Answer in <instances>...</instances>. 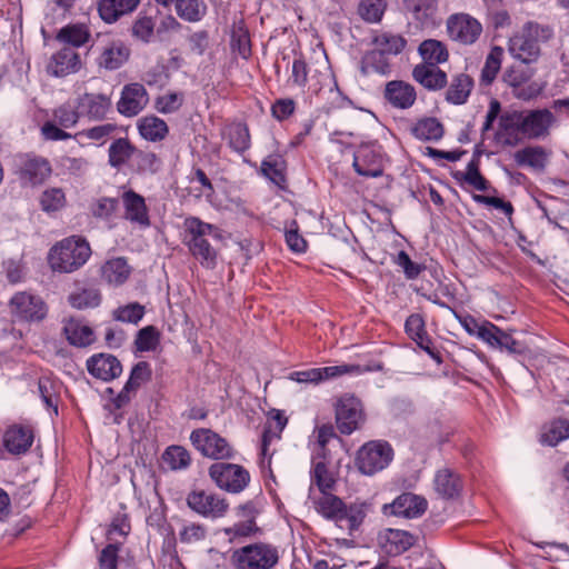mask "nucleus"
<instances>
[{"label": "nucleus", "instance_id": "obj_1", "mask_svg": "<svg viewBox=\"0 0 569 569\" xmlns=\"http://www.w3.org/2000/svg\"><path fill=\"white\" fill-rule=\"evenodd\" d=\"M221 239L222 233L219 227L192 216L183 220L182 243L192 257L207 269H213L218 258V250L211 240L220 241Z\"/></svg>", "mask_w": 569, "mask_h": 569}, {"label": "nucleus", "instance_id": "obj_2", "mask_svg": "<svg viewBox=\"0 0 569 569\" xmlns=\"http://www.w3.org/2000/svg\"><path fill=\"white\" fill-rule=\"evenodd\" d=\"M553 36L550 27L535 21L526 22L508 41V51L513 59L531 64L541 56V44Z\"/></svg>", "mask_w": 569, "mask_h": 569}, {"label": "nucleus", "instance_id": "obj_3", "mask_svg": "<svg viewBox=\"0 0 569 569\" xmlns=\"http://www.w3.org/2000/svg\"><path fill=\"white\" fill-rule=\"evenodd\" d=\"M499 124L528 139H545L557 124V118L549 109L511 111L500 117Z\"/></svg>", "mask_w": 569, "mask_h": 569}, {"label": "nucleus", "instance_id": "obj_4", "mask_svg": "<svg viewBox=\"0 0 569 569\" xmlns=\"http://www.w3.org/2000/svg\"><path fill=\"white\" fill-rule=\"evenodd\" d=\"M316 511L323 518L333 521L340 529L347 530L350 535L357 530L366 518V506L363 503H346L330 491L320 492L313 498Z\"/></svg>", "mask_w": 569, "mask_h": 569}, {"label": "nucleus", "instance_id": "obj_5", "mask_svg": "<svg viewBox=\"0 0 569 569\" xmlns=\"http://www.w3.org/2000/svg\"><path fill=\"white\" fill-rule=\"evenodd\" d=\"M90 256L91 248L84 239L70 237L51 248L48 261L53 271L70 273L81 268Z\"/></svg>", "mask_w": 569, "mask_h": 569}, {"label": "nucleus", "instance_id": "obj_6", "mask_svg": "<svg viewBox=\"0 0 569 569\" xmlns=\"http://www.w3.org/2000/svg\"><path fill=\"white\" fill-rule=\"evenodd\" d=\"M279 559L278 548L263 542L236 549L231 555V562L236 569H272Z\"/></svg>", "mask_w": 569, "mask_h": 569}, {"label": "nucleus", "instance_id": "obj_7", "mask_svg": "<svg viewBox=\"0 0 569 569\" xmlns=\"http://www.w3.org/2000/svg\"><path fill=\"white\" fill-rule=\"evenodd\" d=\"M392 458L393 450L387 441L371 440L358 450L356 466L361 473L372 476L387 468Z\"/></svg>", "mask_w": 569, "mask_h": 569}, {"label": "nucleus", "instance_id": "obj_8", "mask_svg": "<svg viewBox=\"0 0 569 569\" xmlns=\"http://www.w3.org/2000/svg\"><path fill=\"white\" fill-rule=\"evenodd\" d=\"M190 440L193 447L203 456L214 460L230 459L233 449L219 433L207 428H199L191 432Z\"/></svg>", "mask_w": 569, "mask_h": 569}, {"label": "nucleus", "instance_id": "obj_9", "mask_svg": "<svg viewBox=\"0 0 569 569\" xmlns=\"http://www.w3.org/2000/svg\"><path fill=\"white\" fill-rule=\"evenodd\" d=\"M336 423L343 435H351L365 421L361 401L352 395H343L335 403Z\"/></svg>", "mask_w": 569, "mask_h": 569}, {"label": "nucleus", "instance_id": "obj_10", "mask_svg": "<svg viewBox=\"0 0 569 569\" xmlns=\"http://www.w3.org/2000/svg\"><path fill=\"white\" fill-rule=\"evenodd\" d=\"M209 476L220 489L232 493L241 492L250 481V475L243 467L227 462L213 463Z\"/></svg>", "mask_w": 569, "mask_h": 569}, {"label": "nucleus", "instance_id": "obj_11", "mask_svg": "<svg viewBox=\"0 0 569 569\" xmlns=\"http://www.w3.org/2000/svg\"><path fill=\"white\" fill-rule=\"evenodd\" d=\"M9 306L12 316L19 321L39 322L48 313V306L44 300L40 296L27 291L13 295Z\"/></svg>", "mask_w": 569, "mask_h": 569}, {"label": "nucleus", "instance_id": "obj_12", "mask_svg": "<svg viewBox=\"0 0 569 569\" xmlns=\"http://www.w3.org/2000/svg\"><path fill=\"white\" fill-rule=\"evenodd\" d=\"M446 27L449 38L465 46L475 43L482 33L481 23L468 13L451 14Z\"/></svg>", "mask_w": 569, "mask_h": 569}, {"label": "nucleus", "instance_id": "obj_13", "mask_svg": "<svg viewBox=\"0 0 569 569\" xmlns=\"http://www.w3.org/2000/svg\"><path fill=\"white\" fill-rule=\"evenodd\" d=\"M369 368L363 369L359 365H340L332 367L311 368L302 371H296L290 375V379L299 383L318 385L326 380L340 377L342 375L355 373L360 375L368 371Z\"/></svg>", "mask_w": 569, "mask_h": 569}, {"label": "nucleus", "instance_id": "obj_14", "mask_svg": "<svg viewBox=\"0 0 569 569\" xmlns=\"http://www.w3.org/2000/svg\"><path fill=\"white\" fill-rule=\"evenodd\" d=\"M51 172V164L43 157L24 154L18 159V174L24 184L32 187L42 184Z\"/></svg>", "mask_w": 569, "mask_h": 569}, {"label": "nucleus", "instance_id": "obj_15", "mask_svg": "<svg viewBox=\"0 0 569 569\" xmlns=\"http://www.w3.org/2000/svg\"><path fill=\"white\" fill-rule=\"evenodd\" d=\"M187 503L194 512L210 518L222 517L228 509L223 498L203 490L191 491L187 497Z\"/></svg>", "mask_w": 569, "mask_h": 569}, {"label": "nucleus", "instance_id": "obj_16", "mask_svg": "<svg viewBox=\"0 0 569 569\" xmlns=\"http://www.w3.org/2000/svg\"><path fill=\"white\" fill-rule=\"evenodd\" d=\"M81 67L79 53L73 48L63 46L50 57L46 71L52 77L63 78L77 73Z\"/></svg>", "mask_w": 569, "mask_h": 569}, {"label": "nucleus", "instance_id": "obj_17", "mask_svg": "<svg viewBox=\"0 0 569 569\" xmlns=\"http://www.w3.org/2000/svg\"><path fill=\"white\" fill-rule=\"evenodd\" d=\"M149 96L146 88L138 82L126 84L117 102V110L124 117H134L148 104Z\"/></svg>", "mask_w": 569, "mask_h": 569}, {"label": "nucleus", "instance_id": "obj_18", "mask_svg": "<svg viewBox=\"0 0 569 569\" xmlns=\"http://www.w3.org/2000/svg\"><path fill=\"white\" fill-rule=\"evenodd\" d=\"M123 207V218L131 224L140 229L150 227L149 209L146 204L144 198L136 191L129 189L121 194Z\"/></svg>", "mask_w": 569, "mask_h": 569}, {"label": "nucleus", "instance_id": "obj_19", "mask_svg": "<svg viewBox=\"0 0 569 569\" xmlns=\"http://www.w3.org/2000/svg\"><path fill=\"white\" fill-rule=\"evenodd\" d=\"M87 369L91 376L102 381H110L122 372L120 361L112 355H93L87 360Z\"/></svg>", "mask_w": 569, "mask_h": 569}, {"label": "nucleus", "instance_id": "obj_20", "mask_svg": "<svg viewBox=\"0 0 569 569\" xmlns=\"http://www.w3.org/2000/svg\"><path fill=\"white\" fill-rule=\"evenodd\" d=\"M352 166L362 177L378 178L383 173L380 154L370 146H361L357 150Z\"/></svg>", "mask_w": 569, "mask_h": 569}, {"label": "nucleus", "instance_id": "obj_21", "mask_svg": "<svg viewBox=\"0 0 569 569\" xmlns=\"http://www.w3.org/2000/svg\"><path fill=\"white\" fill-rule=\"evenodd\" d=\"M78 109L83 117L101 120L111 109V99L104 93L87 92L78 98Z\"/></svg>", "mask_w": 569, "mask_h": 569}, {"label": "nucleus", "instance_id": "obj_22", "mask_svg": "<svg viewBox=\"0 0 569 569\" xmlns=\"http://www.w3.org/2000/svg\"><path fill=\"white\" fill-rule=\"evenodd\" d=\"M390 509V513L413 519L420 517L427 509V500L413 493H402L397 497L389 506H385V510Z\"/></svg>", "mask_w": 569, "mask_h": 569}, {"label": "nucleus", "instance_id": "obj_23", "mask_svg": "<svg viewBox=\"0 0 569 569\" xmlns=\"http://www.w3.org/2000/svg\"><path fill=\"white\" fill-rule=\"evenodd\" d=\"M415 537L399 529H387L379 536V543L385 553L399 556L415 545Z\"/></svg>", "mask_w": 569, "mask_h": 569}, {"label": "nucleus", "instance_id": "obj_24", "mask_svg": "<svg viewBox=\"0 0 569 569\" xmlns=\"http://www.w3.org/2000/svg\"><path fill=\"white\" fill-rule=\"evenodd\" d=\"M130 57V49L121 41H111L101 48L97 63L106 70H117L122 67Z\"/></svg>", "mask_w": 569, "mask_h": 569}, {"label": "nucleus", "instance_id": "obj_25", "mask_svg": "<svg viewBox=\"0 0 569 569\" xmlns=\"http://www.w3.org/2000/svg\"><path fill=\"white\" fill-rule=\"evenodd\" d=\"M385 98L396 108L408 109L415 103L417 93L410 83L392 80L386 84Z\"/></svg>", "mask_w": 569, "mask_h": 569}, {"label": "nucleus", "instance_id": "obj_26", "mask_svg": "<svg viewBox=\"0 0 569 569\" xmlns=\"http://www.w3.org/2000/svg\"><path fill=\"white\" fill-rule=\"evenodd\" d=\"M33 431L28 426L13 425L3 436L7 450L14 455L24 453L33 442Z\"/></svg>", "mask_w": 569, "mask_h": 569}, {"label": "nucleus", "instance_id": "obj_27", "mask_svg": "<svg viewBox=\"0 0 569 569\" xmlns=\"http://www.w3.org/2000/svg\"><path fill=\"white\" fill-rule=\"evenodd\" d=\"M413 79L428 90H439L447 84V74L433 64H417L412 70Z\"/></svg>", "mask_w": 569, "mask_h": 569}, {"label": "nucleus", "instance_id": "obj_28", "mask_svg": "<svg viewBox=\"0 0 569 569\" xmlns=\"http://www.w3.org/2000/svg\"><path fill=\"white\" fill-rule=\"evenodd\" d=\"M63 332L69 343L76 347H87L94 341L93 330L79 319H68Z\"/></svg>", "mask_w": 569, "mask_h": 569}, {"label": "nucleus", "instance_id": "obj_29", "mask_svg": "<svg viewBox=\"0 0 569 569\" xmlns=\"http://www.w3.org/2000/svg\"><path fill=\"white\" fill-rule=\"evenodd\" d=\"M360 71L365 76L370 73L389 76L391 73L389 56L372 48L363 54L360 62Z\"/></svg>", "mask_w": 569, "mask_h": 569}, {"label": "nucleus", "instance_id": "obj_30", "mask_svg": "<svg viewBox=\"0 0 569 569\" xmlns=\"http://www.w3.org/2000/svg\"><path fill=\"white\" fill-rule=\"evenodd\" d=\"M140 0H101L99 2V13L102 20L112 23L119 17L132 12Z\"/></svg>", "mask_w": 569, "mask_h": 569}, {"label": "nucleus", "instance_id": "obj_31", "mask_svg": "<svg viewBox=\"0 0 569 569\" xmlns=\"http://www.w3.org/2000/svg\"><path fill=\"white\" fill-rule=\"evenodd\" d=\"M473 80L466 73L455 74L446 92V99L452 104H463L472 90Z\"/></svg>", "mask_w": 569, "mask_h": 569}, {"label": "nucleus", "instance_id": "obj_32", "mask_svg": "<svg viewBox=\"0 0 569 569\" xmlns=\"http://www.w3.org/2000/svg\"><path fill=\"white\" fill-rule=\"evenodd\" d=\"M131 273V267L128 261L122 258H113L104 262L101 268L102 278L112 286L124 283Z\"/></svg>", "mask_w": 569, "mask_h": 569}, {"label": "nucleus", "instance_id": "obj_33", "mask_svg": "<svg viewBox=\"0 0 569 569\" xmlns=\"http://www.w3.org/2000/svg\"><path fill=\"white\" fill-rule=\"evenodd\" d=\"M371 43L375 49L390 57L401 53L407 46V40L400 34L382 31L373 36Z\"/></svg>", "mask_w": 569, "mask_h": 569}, {"label": "nucleus", "instance_id": "obj_34", "mask_svg": "<svg viewBox=\"0 0 569 569\" xmlns=\"http://www.w3.org/2000/svg\"><path fill=\"white\" fill-rule=\"evenodd\" d=\"M286 425L287 418L279 410L270 411L262 433L261 455L263 458H266L268 455L269 445L273 440L280 439V433L284 429Z\"/></svg>", "mask_w": 569, "mask_h": 569}, {"label": "nucleus", "instance_id": "obj_35", "mask_svg": "<svg viewBox=\"0 0 569 569\" xmlns=\"http://www.w3.org/2000/svg\"><path fill=\"white\" fill-rule=\"evenodd\" d=\"M435 490L443 498H453L461 490V481L457 473L450 469H440L433 480Z\"/></svg>", "mask_w": 569, "mask_h": 569}, {"label": "nucleus", "instance_id": "obj_36", "mask_svg": "<svg viewBox=\"0 0 569 569\" xmlns=\"http://www.w3.org/2000/svg\"><path fill=\"white\" fill-rule=\"evenodd\" d=\"M229 147L238 153H242L250 148V133L244 123L234 122L226 127L223 131Z\"/></svg>", "mask_w": 569, "mask_h": 569}, {"label": "nucleus", "instance_id": "obj_37", "mask_svg": "<svg viewBox=\"0 0 569 569\" xmlns=\"http://www.w3.org/2000/svg\"><path fill=\"white\" fill-rule=\"evenodd\" d=\"M138 130L142 138L153 142L164 139L169 131L166 121L156 116L139 119Z\"/></svg>", "mask_w": 569, "mask_h": 569}, {"label": "nucleus", "instance_id": "obj_38", "mask_svg": "<svg viewBox=\"0 0 569 569\" xmlns=\"http://www.w3.org/2000/svg\"><path fill=\"white\" fill-rule=\"evenodd\" d=\"M548 154L542 147H527L515 153V161L518 166L530 167L535 170H542L546 166Z\"/></svg>", "mask_w": 569, "mask_h": 569}, {"label": "nucleus", "instance_id": "obj_39", "mask_svg": "<svg viewBox=\"0 0 569 569\" xmlns=\"http://www.w3.org/2000/svg\"><path fill=\"white\" fill-rule=\"evenodd\" d=\"M90 33L84 24H68L59 30L57 40L67 47L79 48L89 40Z\"/></svg>", "mask_w": 569, "mask_h": 569}, {"label": "nucleus", "instance_id": "obj_40", "mask_svg": "<svg viewBox=\"0 0 569 569\" xmlns=\"http://www.w3.org/2000/svg\"><path fill=\"white\" fill-rule=\"evenodd\" d=\"M419 54L425 61L423 64L437 66L448 60V51L445 44L435 39H428L420 43Z\"/></svg>", "mask_w": 569, "mask_h": 569}, {"label": "nucleus", "instance_id": "obj_41", "mask_svg": "<svg viewBox=\"0 0 569 569\" xmlns=\"http://www.w3.org/2000/svg\"><path fill=\"white\" fill-rule=\"evenodd\" d=\"M68 301L76 309L96 308L101 302V293L94 287L78 288L69 295Z\"/></svg>", "mask_w": 569, "mask_h": 569}, {"label": "nucleus", "instance_id": "obj_42", "mask_svg": "<svg viewBox=\"0 0 569 569\" xmlns=\"http://www.w3.org/2000/svg\"><path fill=\"white\" fill-rule=\"evenodd\" d=\"M207 7L202 0H178L176 11L178 16L189 22H197L206 14Z\"/></svg>", "mask_w": 569, "mask_h": 569}, {"label": "nucleus", "instance_id": "obj_43", "mask_svg": "<svg viewBox=\"0 0 569 569\" xmlns=\"http://www.w3.org/2000/svg\"><path fill=\"white\" fill-rule=\"evenodd\" d=\"M40 208L47 213H52L64 208L67 198L63 189L53 187L46 189L39 199Z\"/></svg>", "mask_w": 569, "mask_h": 569}, {"label": "nucleus", "instance_id": "obj_44", "mask_svg": "<svg viewBox=\"0 0 569 569\" xmlns=\"http://www.w3.org/2000/svg\"><path fill=\"white\" fill-rule=\"evenodd\" d=\"M134 147L126 138H119L109 147V163L113 168L124 164L132 156Z\"/></svg>", "mask_w": 569, "mask_h": 569}, {"label": "nucleus", "instance_id": "obj_45", "mask_svg": "<svg viewBox=\"0 0 569 569\" xmlns=\"http://www.w3.org/2000/svg\"><path fill=\"white\" fill-rule=\"evenodd\" d=\"M412 133L420 140H439L443 136V128L437 119L426 118L416 123Z\"/></svg>", "mask_w": 569, "mask_h": 569}, {"label": "nucleus", "instance_id": "obj_46", "mask_svg": "<svg viewBox=\"0 0 569 569\" xmlns=\"http://www.w3.org/2000/svg\"><path fill=\"white\" fill-rule=\"evenodd\" d=\"M162 460L171 470H182L189 467L191 457L183 447L170 446L163 452Z\"/></svg>", "mask_w": 569, "mask_h": 569}, {"label": "nucleus", "instance_id": "obj_47", "mask_svg": "<svg viewBox=\"0 0 569 569\" xmlns=\"http://www.w3.org/2000/svg\"><path fill=\"white\" fill-rule=\"evenodd\" d=\"M567 438H569V421L566 419H558L546 427L541 435V442L549 446H556Z\"/></svg>", "mask_w": 569, "mask_h": 569}, {"label": "nucleus", "instance_id": "obj_48", "mask_svg": "<svg viewBox=\"0 0 569 569\" xmlns=\"http://www.w3.org/2000/svg\"><path fill=\"white\" fill-rule=\"evenodd\" d=\"M261 172L273 183L280 186L286 181L284 160L280 156H269L261 163Z\"/></svg>", "mask_w": 569, "mask_h": 569}, {"label": "nucleus", "instance_id": "obj_49", "mask_svg": "<svg viewBox=\"0 0 569 569\" xmlns=\"http://www.w3.org/2000/svg\"><path fill=\"white\" fill-rule=\"evenodd\" d=\"M503 57V49L501 47H493L486 58L485 66L481 70V82L490 84L501 68Z\"/></svg>", "mask_w": 569, "mask_h": 569}, {"label": "nucleus", "instance_id": "obj_50", "mask_svg": "<svg viewBox=\"0 0 569 569\" xmlns=\"http://www.w3.org/2000/svg\"><path fill=\"white\" fill-rule=\"evenodd\" d=\"M117 130V126L114 123H103L99 126H94L89 129L81 130L77 132L73 138L79 142H82L83 139L92 140L98 142L99 144H103Z\"/></svg>", "mask_w": 569, "mask_h": 569}, {"label": "nucleus", "instance_id": "obj_51", "mask_svg": "<svg viewBox=\"0 0 569 569\" xmlns=\"http://www.w3.org/2000/svg\"><path fill=\"white\" fill-rule=\"evenodd\" d=\"M405 4L415 18L421 22L432 19L437 11L436 0H405Z\"/></svg>", "mask_w": 569, "mask_h": 569}, {"label": "nucleus", "instance_id": "obj_52", "mask_svg": "<svg viewBox=\"0 0 569 569\" xmlns=\"http://www.w3.org/2000/svg\"><path fill=\"white\" fill-rule=\"evenodd\" d=\"M144 315V307L139 302L120 306L112 311L114 320L137 325Z\"/></svg>", "mask_w": 569, "mask_h": 569}, {"label": "nucleus", "instance_id": "obj_53", "mask_svg": "<svg viewBox=\"0 0 569 569\" xmlns=\"http://www.w3.org/2000/svg\"><path fill=\"white\" fill-rule=\"evenodd\" d=\"M184 101L183 92H166L154 100V108L160 113H172L178 111Z\"/></svg>", "mask_w": 569, "mask_h": 569}, {"label": "nucleus", "instance_id": "obj_54", "mask_svg": "<svg viewBox=\"0 0 569 569\" xmlns=\"http://www.w3.org/2000/svg\"><path fill=\"white\" fill-rule=\"evenodd\" d=\"M386 9L385 0H361L359 14L367 22H379Z\"/></svg>", "mask_w": 569, "mask_h": 569}, {"label": "nucleus", "instance_id": "obj_55", "mask_svg": "<svg viewBox=\"0 0 569 569\" xmlns=\"http://www.w3.org/2000/svg\"><path fill=\"white\" fill-rule=\"evenodd\" d=\"M312 482L316 483L320 492L331 491L333 489L335 479L325 462L318 461L313 465Z\"/></svg>", "mask_w": 569, "mask_h": 569}, {"label": "nucleus", "instance_id": "obj_56", "mask_svg": "<svg viewBox=\"0 0 569 569\" xmlns=\"http://www.w3.org/2000/svg\"><path fill=\"white\" fill-rule=\"evenodd\" d=\"M159 343V332L152 327L148 326L139 330L136 346L139 351H151L157 348Z\"/></svg>", "mask_w": 569, "mask_h": 569}, {"label": "nucleus", "instance_id": "obj_57", "mask_svg": "<svg viewBox=\"0 0 569 569\" xmlns=\"http://www.w3.org/2000/svg\"><path fill=\"white\" fill-rule=\"evenodd\" d=\"M463 180L479 191H486L489 188L488 180L480 173L477 160H471L463 174Z\"/></svg>", "mask_w": 569, "mask_h": 569}, {"label": "nucleus", "instance_id": "obj_58", "mask_svg": "<svg viewBox=\"0 0 569 569\" xmlns=\"http://www.w3.org/2000/svg\"><path fill=\"white\" fill-rule=\"evenodd\" d=\"M80 116V110H76L70 104L60 106L53 113L54 121L63 128L76 126Z\"/></svg>", "mask_w": 569, "mask_h": 569}, {"label": "nucleus", "instance_id": "obj_59", "mask_svg": "<svg viewBox=\"0 0 569 569\" xmlns=\"http://www.w3.org/2000/svg\"><path fill=\"white\" fill-rule=\"evenodd\" d=\"M207 536V529L199 523H187L179 532V539L183 543H196L203 540Z\"/></svg>", "mask_w": 569, "mask_h": 569}, {"label": "nucleus", "instance_id": "obj_60", "mask_svg": "<svg viewBox=\"0 0 569 569\" xmlns=\"http://www.w3.org/2000/svg\"><path fill=\"white\" fill-rule=\"evenodd\" d=\"M407 335L412 339L427 340L425 321L420 315L413 313L408 317L405 323Z\"/></svg>", "mask_w": 569, "mask_h": 569}, {"label": "nucleus", "instance_id": "obj_61", "mask_svg": "<svg viewBox=\"0 0 569 569\" xmlns=\"http://www.w3.org/2000/svg\"><path fill=\"white\" fill-rule=\"evenodd\" d=\"M395 262L402 268L407 279H416L425 270V267L413 262L406 251H400Z\"/></svg>", "mask_w": 569, "mask_h": 569}, {"label": "nucleus", "instance_id": "obj_62", "mask_svg": "<svg viewBox=\"0 0 569 569\" xmlns=\"http://www.w3.org/2000/svg\"><path fill=\"white\" fill-rule=\"evenodd\" d=\"M60 166L64 170V172L72 176H82L88 169L89 162L87 159L82 157H62L60 160Z\"/></svg>", "mask_w": 569, "mask_h": 569}, {"label": "nucleus", "instance_id": "obj_63", "mask_svg": "<svg viewBox=\"0 0 569 569\" xmlns=\"http://www.w3.org/2000/svg\"><path fill=\"white\" fill-rule=\"evenodd\" d=\"M150 367L147 362L141 361L138 362L131 370L130 377L126 385L128 388L137 390L142 382L147 381L150 378Z\"/></svg>", "mask_w": 569, "mask_h": 569}, {"label": "nucleus", "instance_id": "obj_64", "mask_svg": "<svg viewBox=\"0 0 569 569\" xmlns=\"http://www.w3.org/2000/svg\"><path fill=\"white\" fill-rule=\"evenodd\" d=\"M532 77V72L521 69L511 67L509 68L505 74H503V81L512 88V91L523 84L525 82H528Z\"/></svg>", "mask_w": 569, "mask_h": 569}]
</instances>
